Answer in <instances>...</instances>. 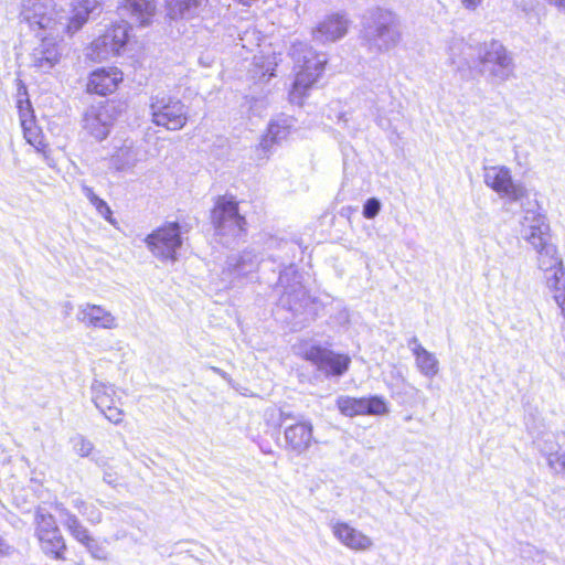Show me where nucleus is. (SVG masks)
I'll return each instance as SVG.
<instances>
[{"mask_svg":"<svg viewBox=\"0 0 565 565\" xmlns=\"http://www.w3.org/2000/svg\"><path fill=\"white\" fill-rule=\"evenodd\" d=\"M260 104H262V106H264L267 103L265 100H260Z\"/></svg>","mask_w":565,"mask_h":565,"instance_id":"nucleus-51","label":"nucleus"},{"mask_svg":"<svg viewBox=\"0 0 565 565\" xmlns=\"http://www.w3.org/2000/svg\"><path fill=\"white\" fill-rule=\"evenodd\" d=\"M20 18L33 31H43L55 36L67 34L68 22L65 20V11L56 10L53 0H24Z\"/></svg>","mask_w":565,"mask_h":565,"instance_id":"nucleus-3","label":"nucleus"},{"mask_svg":"<svg viewBox=\"0 0 565 565\" xmlns=\"http://www.w3.org/2000/svg\"><path fill=\"white\" fill-rule=\"evenodd\" d=\"M206 0H168V17L172 20H191L200 14Z\"/></svg>","mask_w":565,"mask_h":565,"instance_id":"nucleus-27","label":"nucleus"},{"mask_svg":"<svg viewBox=\"0 0 565 565\" xmlns=\"http://www.w3.org/2000/svg\"><path fill=\"white\" fill-rule=\"evenodd\" d=\"M381 202L376 198H370L363 205V216L365 218H374L381 211Z\"/></svg>","mask_w":565,"mask_h":565,"instance_id":"nucleus-43","label":"nucleus"},{"mask_svg":"<svg viewBox=\"0 0 565 565\" xmlns=\"http://www.w3.org/2000/svg\"><path fill=\"white\" fill-rule=\"evenodd\" d=\"M546 286L554 291V299L565 317V268L561 266L544 274Z\"/></svg>","mask_w":565,"mask_h":565,"instance_id":"nucleus-32","label":"nucleus"},{"mask_svg":"<svg viewBox=\"0 0 565 565\" xmlns=\"http://www.w3.org/2000/svg\"><path fill=\"white\" fill-rule=\"evenodd\" d=\"M72 505L76 509L88 522L97 524L102 521V512L93 503L86 502L81 497L72 500Z\"/></svg>","mask_w":565,"mask_h":565,"instance_id":"nucleus-38","label":"nucleus"},{"mask_svg":"<svg viewBox=\"0 0 565 565\" xmlns=\"http://www.w3.org/2000/svg\"><path fill=\"white\" fill-rule=\"evenodd\" d=\"M537 450L557 475L565 476V433H543L536 440Z\"/></svg>","mask_w":565,"mask_h":565,"instance_id":"nucleus-17","label":"nucleus"},{"mask_svg":"<svg viewBox=\"0 0 565 565\" xmlns=\"http://www.w3.org/2000/svg\"><path fill=\"white\" fill-rule=\"evenodd\" d=\"M551 6L556 7L557 9L565 12V0H546Z\"/></svg>","mask_w":565,"mask_h":565,"instance_id":"nucleus-46","label":"nucleus"},{"mask_svg":"<svg viewBox=\"0 0 565 565\" xmlns=\"http://www.w3.org/2000/svg\"><path fill=\"white\" fill-rule=\"evenodd\" d=\"M145 243L156 258L174 263L183 244L181 226L177 222H168L147 235Z\"/></svg>","mask_w":565,"mask_h":565,"instance_id":"nucleus-7","label":"nucleus"},{"mask_svg":"<svg viewBox=\"0 0 565 565\" xmlns=\"http://www.w3.org/2000/svg\"><path fill=\"white\" fill-rule=\"evenodd\" d=\"M104 481L106 483H108V484H113L114 486L116 483V481H117V478L113 473H110V472H105Z\"/></svg>","mask_w":565,"mask_h":565,"instance_id":"nucleus-47","label":"nucleus"},{"mask_svg":"<svg viewBox=\"0 0 565 565\" xmlns=\"http://www.w3.org/2000/svg\"><path fill=\"white\" fill-rule=\"evenodd\" d=\"M301 275L292 267L285 269L279 275L278 285L282 289L279 306L295 317L305 312L309 305V296L302 285Z\"/></svg>","mask_w":565,"mask_h":565,"instance_id":"nucleus-10","label":"nucleus"},{"mask_svg":"<svg viewBox=\"0 0 565 565\" xmlns=\"http://www.w3.org/2000/svg\"><path fill=\"white\" fill-rule=\"evenodd\" d=\"M480 73L487 74L494 83H504L514 76L515 64L512 54L497 41L484 42L477 47Z\"/></svg>","mask_w":565,"mask_h":565,"instance_id":"nucleus-4","label":"nucleus"},{"mask_svg":"<svg viewBox=\"0 0 565 565\" xmlns=\"http://www.w3.org/2000/svg\"><path fill=\"white\" fill-rule=\"evenodd\" d=\"M349 25L350 21L345 14H330L313 29V40L320 43L338 41L347 34Z\"/></svg>","mask_w":565,"mask_h":565,"instance_id":"nucleus-20","label":"nucleus"},{"mask_svg":"<svg viewBox=\"0 0 565 565\" xmlns=\"http://www.w3.org/2000/svg\"><path fill=\"white\" fill-rule=\"evenodd\" d=\"M211 222L218 236L239 235L245 225V217L238 212V202L233 195L218 196L211 211Z\"/></svg>","mask_w":565,"mask_h":565,"instance_id":"nucleus-9","label":"nucleus"},{"mask_svg":"<svg viewBox=\"0 0 565 565\" xmlns=\"http://www.w3.org/2000/svg\"><path fill=\"white\" fill-rule=\"evenodd\" d=\"M306 360L312 362L318 370L327 376H341L350 365V358L344 354H338L331 350L319 345H311L305 352Z\"/></svg>","mask_w":565,"mask_h":565,"instance_id":"nucleus-16","label":"nucleus"},{"mask_svg":"<svg viewBox=\"0 0 565 565\" xmlns=\"http://www.w3.org/2000/svg\"><path fill=\"white\" fill-rule=\"evenodd\" d=\"M71 11H65V20L68 22L67 34L77 32L87 22L90 14L100 12V0H73Z\"/></svg>","mask_w":565,"mask_h":565,"instance_id":"nucleus-24","label":"nucleus"},{"mask_svg":"<svg viewBox=\"0 0 565 565\" xmlns=\"http://www.w3.org/2000/svg\"><path fill=\"white\" fill-rule=\"evenodd\" d=\"M483 180L489 188L510 202L523 205V202L529 199L525 185L514 182L510 169L504 166L486 167Z\"/></svg>","mask_w":565,"mask_h":565,"instance_id":"nucleus-11","label":"nucleus"},{"mask_svg":"<svg viewBox=\"0 0 565 565\" xmlns=\"http://www.w3.org/2000/svg\"><path fill=\"white\" fill-rule=\"evenodd\" d=\"M73 450L81 457H87L94 449V445L83 435H75L71 438Z\"/></svg>","mask_w":565,"mask_h":565,"instance_id":"nucleus-41","label":"nucleus"},{"mask_svg":"<svg viewBox=\"0 0 565 565\" xmlns=\"http://www.w3.org/2000/svg\"><path fill=\"white\" fill-rule=\"evenodd\" d=\"M211 370H212L214 373H216V374L221 375L222 377H224V379L226 377V373H225V372H223L222 370H220L218 367L212 366V367H211Z\"/></svg>","mask_w":565,"mask_h":565,"instance_id":"nucleus-49","label":"nucleus"},{"mask_svg":"<svg viewBox=\"0 0 565 565\" xmlns=\"http://www.w3.org/2000/svg\"><path fill=\"white\" fill-rule=\"evenodd\" d=\"M82 192L100 216H103L110 224H115V221L111 217L113 212L109 205L103 199H100L90 186L83 185Z\"/></svg>","mask_w":565,"mask_h":565,"instance_id":"nucleus-37","label":"nucleus"},{"mask_svg":"<svg viewBox=\"0 0 565 565\" xmlns=\"http://www.w3.org/2000/svg\"><path fill=\"white\" fill-rule=\"evenodd\" d=\"M138 162V149L135 143L129 140H125L110 158L111 166L118 170H127L134 168Z\"/></svg>","mask_w":565,"mask_h":565,"instance_id":"nucleus-31","label":"nucleus"},{"mask_svg":"<svg viewBox=\"0 0 565 565\" xmlns=\"http://www.w3.org/2000/svg\"><path fill=\"white\" fill-rule=\"evenodd\" d=\"M534 250L537 254V266L544 274L563 266L562 259L557 255V248L552 242Z\"/></svg>","mask_w":565,"mask_h":565,"instance_id":"nucleus-34","label":"nucleus"},{"mask_svg":"<svg viewBox=\"0 0 565 565\" xmlns=\"http://www.w3.org/2000/svg\"><path fill=\"white\" fill-rule=\"evenodd\" d=\"M151 121L171 131L181 130L188 122V107L177 97L157 94L150 98Z\"/></svg>","mask_w":565,"mask_h":565,"instance_id":"nucleus-5","label":"nucleus"},{"mask_svg":"<svg viewBox=\"0 0 565 565\" xmlns=\"http://www.w3.org/2000/svg\"><path fill=\"white\" fill-rule=\"evenodd\" d=\"M156 9L154 0H122L117 8L121 18L130 19L140 26L151 23Z\"/></svg>","mask_w":565,"mask_h":565,"instance_id":"nucleus-21","label":"nucleus"},{"mask_svg":"<svg viewBox=\"0 0 565 565\" xmlns=\"http://www.w3.org/2000/svg\"><path fill=\"white\" fill-rule=\"evenodd\" d=\"M523 216L520 221V236L533 249L552 242L551 228L546 216L540 211L536 200L527 199L521 205Z\"/></svg>","mask_w":565,"mask_h":565,"instance_id":"nucleus-6","label":"nucleus"},{"mask_svg":"<svg viewBox=\"0 0 565 565\" xmlns=\"http://www.w3.org/2000/svg\"><path fill=\"white\" fill-rule=\"evenodd\" d=\"M362 45L373 54L387 53L402 41V24L391 10L376 8L362 20L360 32Z\"/></svg>","mask_w":565,"mask_h":565,"instance_id":"nucleus-1","label":"nucleus"},{"mask_svg":"<svg viewBox=\"0 0 565 565\" xmlns=\"http://www.w3.org/2000/svg\"><path fill=\"white\" fill-rule=\"evenodd\" d=\"M295 122V118L287 115H279L269 122L267 134L263 136L259 146L255 149L258 164L269 158L275 145L287 139Z\"/></svg>","mask_w":565,"mask_h":565,"instance_id":"nucleus-15","label":"nucleus"},{"mask_svg":"<svg viewBox=\"0 0 565 565\" xmlns=\"http://www.w3.org/2000/svg\"><path fill=\"white\" fill-rule=\"evenodd\" d=\"M76 319L89 328L115 329L118 326L117 319L109 310L89 302L78 307Z\"/></svg>","mask_w":565,"mask_h":565,"instance_id":"nucleus-22","label":"nucleus"},{"mask_svg":"<svg viewBox=\"0 0 565 565\" xmlns=\"http://www.w3.org/2000/svg\"><path fill=\"white\" fill-rule=\"evenodd\" d=\"M55 511L58 513L62 524L68 533L78 542L88 540L89 531L82 524L79 519L72 513L63 503L56 502L54 504Z\"/></svg>","mask_w":565,"mask_h":565,"instance_id":"nucleus-28","label":"nucleus"},{"mask_svg":"<svg viewBox=\"0 0 565 565\" xmlns=\"http://www.w3.org/2000/svg\"><path fill=\"white\" fill-rule=\"evenodd\" d=\"M121 81L122 73L118 68H98L90 74L87 90L98 95L111 94Z\"/></svg>","mask_w":565,"mask_h":565,"instance_id":"nucleus-25","label":"nucleus"},{"mask_svg":"<svg viewBox=\"0 0 565 565\" xmlns=\"http://www.w3.org/2000/svg\"><path fill=\"white\" fill-rule=\"evenodd\" d=\"M23 132L26 141L32 145L38 151H43L46 147L44 137L41 131L33 125L31 119H23Z\"/></svg>","mask_w":565,"mask_h":565,"instance_id":"nucleus-39","label":"nucleus"},{"mask_svg":"<svg viewBox=\"0 0 565 565\" xmlns=\"http://www.w3.org/2000/svg\"><path fill=\"white\" fill-rule=\"evenodd\" d=\"M18 108H19L21 125H23V119H30L29 117L31 116V113H32L30 100L29 99L22 100L20 98L18 100Z\"/></svg>","mask_w":565,"mask_h":565,"instance_id":"nucleus-44","label":"nucleus"},{"mask_svg":"<svg viewBox=\"0 0 565 565\" xmlns=\"http://www.w3.org/2000/svg\"><path fill=\"white\" fill-rule=\"evenodd\" d=\"M81 544L86 547V550L92 554L94 558H105L106 552L104 547L92 535H89L88 540H84Z\"/></svg>","mask_w":565,"mask_h":565,"instance_id":"nucleus-42","label":"nucleus"},{"mask_svg":"<svg viewBox=\"0 0 565 565\" xmlns=\"http://www.w3.org/2000/svg\"><path fill=\"white\" fill-rule=\"evenodd\" d=\"M333 536L345 547L355 552H365L372 548L373 541L370 536L351 526L347 522L335 521L330 523Z\"/></svg>","mask_w":565,"mask_h":565,"instance_id":"nucleus-19","label":"nucleus"},{"mask_svg":"<svg viewBox=\"0 0 565 565\" xmlns=\"http://www.w3.org/2000/svg\"><path fill=\"white\" fill-rule=\"evenodd\" d=\"M34 526L35 536L60 530L54 515L42 508H38L34 512Z\"/></svg>","mask_w":565,"mask_h":565,"instance_id":"nucleus-35","label":"nucleus"},{"mask_svg":"<svg viewBox=\"0 0 565 565\" xmlns=\"http://www.w3.org/2000/svg\"><path fill=\"white\" fill-rule=\"evenodd\" d=\"M294 61L295 81L289 92L292 104L301 106L309 89H311L324 71L327 57L317 53L305 42L292 43L289 52Z\"/></svg>","mask_w":565,"mask_h":565,"instance_id":"nucleus-2","label":"nucleus"},{"mask_svg":"<svg viewBox=\"0 0 565 565\" xmlns=\"http://www.w3.org/2000/svg\"><path fill=\"white\" fill-rule=\"evenodd\" d=\"M335 405L339 412L347 417L363 415L381 416L390 412L385 398L377 395L369 397L340 395L335 399Z\"/></svg>","mask_w":565,"mask_h":565,"instance_id":"nucleus-14","label":"nucleus"},{"mask_svg":"<svg viewBox=\"0 0 565 565\" xmlns=\"http://www.w3.org/2000/svg\"><path fill=\"white\" fill-rule=\"evenodd\" d=\"M129 29L127 21L114 23L90 43L86 49V57L94 62H103L119 55L128 42Z\"/></svg>","mask_w":565,"mask_h":565,"instance_id":"nucleus-8","label":"nucleus"},{"mask_svg":"<svg viewBox=\"0 0 565 565\" xmlns=\"http://www.w3.org/2000/svg\"><path fill=\"white\" fill-rule=\"evenodd\" d=\"M36 539L44 554L57 561L65 559L66 543L60 530L39 535Z\"/></svg>","mask_w":565,"mask_h":565,"instance_id":"nucleus-30","label":"nucleus"},{"mask_svg":"<svg viewBox=\"0 0 565 565\" xmlns=\"http://www.w3.org/2000/svg\"><path fill=\"white\" fill-rule=\"evenodd\" d=\"M238 2L245 4L246 3V0H237Z\"/></svg>","mask_w":565,"mask_h":565,"instance_id":"nucleus-50","label":"nucleus"},{"mask_svg":"<svg viewBox=\"0 0 565 565\" xmlns=\"http://www.w3.org/2000/svg\"><path fill=\"white\" fill-rule=\"evenodd\" d=\"M63 36L44 35L31 53V65L42 73L50 72L62 57V46L57 39Z\"/></svg>","mask_w":565,"mask_h":565,"instance_id":"nucleus-18","label":"nucleus"},{"mask_svg":"<svg viewBox=\"0 0 565 565\" xmlns=\"http://www.w3.org/2000/svg\"><path fill=\"white\" fill-rule=\"evenodd\" d=\"M277 64L275 51L271 49H268L266 52L262 51L260 55H254L253 70H249V74L253 73V78H258V81L262 82L266 77L270 78L275 76L274 72Z\"/></svg>","mask_w":565,"mask_h":565,"instance_id":"nucleus-29","label":"nucleus"},{"mask_svg":"<svg viewBox=\"0 0 565 565\" xmlns=\"http://www.w3.org/2000/svg\"><path fill=\"white\" fill-rule=\"evenodd\" d=\"M417 345H422L417 339V337H413L409 341H408V348L412 350V348H417Z\"/></svg>","mask_w":565,"mask_h":565,"instance_id":"nucleus-48","label":"nucleus"},{"mask_svg":"<svg viewBox=\"0 0 565 565\" xmlns=\"http://www.w3.org/2000/svg\"><path fill=\"white\" fill-rule=\"evenodd\" d=\"M264 2H267V0H264Z\"/></svg>","mask_w":565,"mask_h":565,"instance_id":"nucleus-52","label":"nucleus"},{"mask_svg":"<svg viewBox=\"0 0 565 565\" xmlns=\"http://www.w3.org/2000/svg\"><path fill=\"white\" fill-rule=\"evenodd\" d=\"M117 117V107L113 102L89 106L83 117V128L97 141L107 138Z\"/></svg>","mask_w":565,"mask_h":565,"instance_id":"nucleus-12","label":"nucleus"},{"mask_svg":"<svg viewBox=\"0 0 565 565\" xmlns=\"http://www.w3.org/2000/svg\"><path fill=\"white\" fill-rule=\"evenodd\" d=\"M285 440L290 450L297 455L306 452L313 441V425L309 420L299 422L287 426Z\"/></svg>","mask_w":565,"mask_h":565,"instance_id":"nucleus-23","label":"nucleus"},{"mask_svg":"<svg viewBox=\"0 0 565 565\" xmlns=\"http://www.w3.org/2000/svg\"><path fill=\"white\" fill-rule=\"evenodd\" d=\"M475 54L477 55V47L466 43L463 39L454 38L448 44V60L457 71L470 67V60Z\"/></svg>","mask_w":565,"mask_h":565,"instance_id":"nucleus-26","label":"nucleus"},{"mask_svg":"<svg viewBox=\"0 0 565 565\" xmlns=\"http://www.w3.org/2000/svg\"><path fill=\"white\" fill-rule=\"evenodd\" d=\"M460 1L465 9L473 11L481 4V2L483 0H460Z\"/></svg>","mask_w":565,"mask_h":565,"instance_id":"nucleus-45","label":"nucleus"},{"mask_svg":"<svg viewBox=\"0 0 565 565\" xmlns=\"http://www.w3.org/2000/svg\"><path fill=\"white\" fill-rule=\"evenodd\" d=\"M265 419L268 425L273 427H279L282 425L285 419L291 418L292 415L290 413L285 412L281 408L276 406H271L265 411Z\"/></svg>","mask_w":565,"mask_h":565,"instance_id":"nucleus-40","label":"nucleus"},{"mask_svg":"<svg viewBox=\"0 0 565 565\" xmlns=\"http://www.w3.org/2000/svg\"><path fill=\"white\" fill-rule=\"evenodd\" d=\"M92 401L96 408L113 424L124 419L121 397L114 385L95 380L90 386Z\"/></svg>","mask_w":565,"mask_h":565,"instance_id":"nucleus-13","label":"nucleus"},{"mask_svg":"<svg viewBox=\"0 0 565 565\" xmlns=\"http://www.w3.org/2000/svg\"><path fill=\"white\" fill-rule=\"evenodd\" d=\"M412 353L415 356L416 366L424 376L433 379L438 374L439 362L435 354L427 351L423 345L412 348Z\"/></svg>","mask_w":565,"mask_h":565,"instance_id":"nucleus-33","label":"nucleus"},{"mask_svg":"<svg viewBox=\"0 0 565 565\" xmlns=\"http://www.w3.org/2000/svg\"><path fill=\"white\" fill-rule=\"evenodd\" d=\"M550 515L562 521L565 518V490L553 491L544 501Z\"/></svg>","mask_w":565,"mask_h":565,"instance_id":"nucleus-36","label":"nucleus"}]
</instances>
